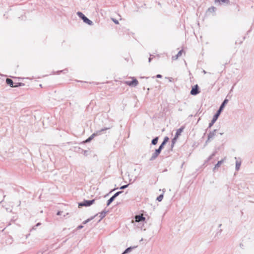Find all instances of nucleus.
<instances>
[{
    "label": "nucleus",
    "mask_w": 254,
    "mask_h": 254,
    "mask_svg": "<svg viewBox=\"0 0 254 254\" xmlns=\"http://www.w3.org/2000/svg\"><path fill=\"white\" fill-rule=\"evenodd\" d=\"M184 129V127H182L180 128L177 130V131L175 133V137L178 138L181 134V133L183 132V130Z\"/></svg>",
    "instance_id": "9b49d317"
},
{
    "label": "nucleus",
    "mask_w": 254,
    "mask_h": 254,
    "mask_svg": "<svg viewBox=\"0 0 254 254\" xmlns=\"http://www.w3.org/2000/svg\"><path fill=\"white\" fill-rule=\"evenodd\" d=\"M95 200V199L92 200L84 199L82 202L78 203V207H81L82 206H90L94 203Z\"/></svg>",
    "instance_id": "20e7f679"
},
{
    "label": "nucleus",
    "mask_w": 254,
    "mask_h": 254,
    "mask_svg": "<svg viewBox=\"0 0 254 254\" xmlns=\"http://www.w3.org/2000/svg\"><path fill=\"white\" fill-rule=\"evenodd\" d=\"M128 185H129V184H127V185H125L122 186H121L120 188V189H121V190L125 189H126L128 187Z\"/></svg>",
    "instance_id": "c756f323"
},
{
    "label": "nucleus",
    "mask_w": 254,
    "mask_h": 254,
    "mask_svg": "<svg viewBox=\"0 0 254 254\" xmlns=\"http://www.w3.org/2000/svg\"><path fill=\"white\" fill-rule=\"evenodd\" d=\"M40 225V223H37L36 225V226H38Z\"/></svg>",
    "instance_id": "e433bc0d"
},
{
    "label": "nucleus",
    "mask_w": 254,
    "mask_h": 254,
    "mask_svg": "<svg viewBox=\"0 0 254 254\" xmlns=\"http://www.w3.org/2000/svg\"><path fill=\"white\" fill-rule=\"evenodd\" d=\"M163 196H164L163 193L161 194L157 197L156 200H158V201L160 202L162 200V199L163 198Z\"/></svg>",
    "instance_id": "4be33fe9"
},
{
    "label": "nucleus",
    "mask_w": 254,
    "mask_h": 254,
    "mask_svg": "<svg viewBox=\"0 0 254 254\" xmlns=\"http://www.w3.org/2000/svg\"><path fill=\"white\" fill-rule=\"evenodd\" d=\"M166 78L169 80V82H172L174 80V79L172 77H166Z\"/></svg>",
    "instance_id": "7c9ffc66"
},
{
    "label": "nucleus",
    "mask_w": 254,
    "mask_h": 254,
    "mask_svg": "<svg viewBox=\"0 0 254 254\" xmlns=\"http://www.w3.org/2000/svg\"><path fill=\"white\" fill-rule=\"evenodd\" d=\"M98 214H97L96 215L93 216H92L90 218L87 219V220H85L83 222V224H86V223H87L88 222H90L91 220H93Z\"/></svg>",
    "instance_id": "f3484780"
},
{
    "label": "nucleus",
    "mask_w": 254,
    "mask_h": 254,
    "mask_svg": "<svg viewBox=\"0 0 254 254\" xmlns=\"http://www.w3.org/2000/svg\"><path fill=\"white\" fill-rule=\"evenodd\" d=\"M204 73H206V71L205 70H203Z\"/></svg>",
    "instance_id": "c03bdc74"
},
{
    "label": "nucleus",
    "mask_w": 254,
    "mask_h": 254,
    "mask_svg": "<svg viewBox=\"0 0 254 254\" xmlns=\"http://www.w3.org/2000/svg\"><path fill=\"white\" fill-rule=\"evenodd\" d=\"M241 161H236V167H235V169H236V171H239V170L240 166H241Z\"/></svg>",
    "instance_id": "dca6fc26"
},
{
    "label": "nucleus",
    "mask_w": 254,
    "mask_h": 254,
    "mask_svg": "<svg viewBox=\"0 0 254 254\" xmlns=\"http://www.w3.org/2000/svg\"><path fill=\"white\" fill-rule=\"evenodd\" d=\"M223 159H222L220 161H219L217 164L215 165V168H218V167H219L222 164V163L223 162Z\"/></svg>",
    "instance_id": "412c9836"
},
{
    "label": "nucleus",
    "mask_w": 254,
    "mask_h": 254,
    "mask_svg": "<svg viewBox=\"0 0 254 254\" xmlns=\"http://www.w3.org/2000/svg\"><path fill=\"white\" fill-rule=\"evenodd\" d=\"M161 152V150H160L159 148L156 149L155 150V152L152 154L151 157L150 158L149 160L150 161L154 160L158 157V156L160 154Z\"/></svg>",
    "instance_id": "1a4fd4ad"
},
{
    "label": "nucleus",
    "mask_w": 254,
    "mask_h": 254,
    "mask_svg": "<svg viewBox=\"0 0 254 254\" xmlns=\"http://www.w3.org/2000/svg\"><path fill=\"white\" fill-rule=\"evenodd\" d=\"M0 76H1V77H6V75L2 74H1L0 73Z\"/></svg>",
    "instance_id": "c9c22d12"
},
{
    "label": "nucleus",
    "mask_w": 254,
    "mask_h": 254,
    "mask_svg": "<svg viewBox=\"0 0 254 254\" xmlns=\"http://www.w3.org/2000/svg\"><path fill=\"white\" fill-rule=\"evenodd\" d=\"M117 189H114L113 190H112L110 192H112V191H114L115 190H116Z\"/></svg>",
    "instance_id": "4c0bfd02"
},
{
    "label": "nucleus",
    "mask_w": 254,
    "mask_h": 254,
    "mask_svg": "<svg viewBox=\"0 0 254 254\" xmlns=\"http://www.w3.org/2000/svg\"><path fill=\"white\" fill-rule=\"evenodd\" d=\"M216 169H217V168H215V167H214V168H213V171H215V170H216Z\"/></svg>",
    "instance_id": "ea45409f"
},
{
    "label": "nucleus",
    "mask_w": 254,
    "mask_h": 254,
    "mask_svg": "<svg viewBox=\"0 0 254 254\" xmlns=\"http://www.w3.org/2000/svg\"><path fill=\"white\" fill-rule=\"evenodd\" d=\"M145 220V218L141 215H137L135 216V221L136 222H143Z\"/></svg>",
    "instance_id": "9d476101"
},
{
    "label": "nucleus",
    "mask_w": 254,
    "mask_h": 254,
    "mask_svg": "<svg viewBox=\"0 0 254 254\" xmlns=\"http://www.w3.org/2000/svg\"><path fill=\"white\" fill-rule=\"evenodd\" d=\"M113 21H114V22L116 24H119V22L117 20L115 19H114L113 18L112 19Z\"/></svg>",
    "instance_id": "2f4dec72"
},
{
    "label": "nucleus",
    "mask_w": 254,
    "mask_h": 254,
    "mask_svg": "<svg viewBox=\"0 0 254 254\" xmlns=\"http://www.w3.org/2000/svg\"><path fill=\"white\" fill-rule=\"evenodd\" d=\"M169 138L168 136H165L164 138L163 142H164V143H165L166 144L167 142L169 141Z\"/></svg>",
    "instance_id": "c85d7f7f"
},
{
    "label": "nucleus",
    "mask_w": 254,
    "mask_h": 254,
    "mask_svg": "<svg viewBox=\"0 0 254 254\" xmlns=\"http://www.w3.org/2000/svg\"><path fill=\"white\" fill-rule=\"evenodd\" d=\"M150 61H151V59L149 58V62H150Z\"/></svg>",
    "instance_id": "37998d69"
},
{
    "label": "nucleus",
    "mask_w": 254,
    "mask_h": 254,
    "mask_svg": "<svg viewBox=\"0 0 254 254\" xmlns=\"http://www.w3.org/2000/svg\"><path fill=\"white\" fill-rule=\"evenodd\" d=\"M20 204H21V201H20L19 202L18 206H19V205H20Z\"/></svg>",
    "instance_id": "a19ab883"
},
{
    "label": "nucleus",
    "mask_w": 254,
    "mask_h": 254,
    "mask_svg": "<svg viewBox=\"0 0 254 254\" xmlns=\"http://www.w3.org/2000/svg\"><path fill=\"white\" fill-rule=\"evenodd\" d=\"M107 213V211H106L105 210H104V211H102L101 212H100L99 213V214H100L99 217H100V219L99 220V222H100L101 221V220H102L105 217Z\"/></svg>",
    "instance_id": "ddd939ff"
},
{
    "label": "nucleus",
    "mask_w": 254,
    "mask_h": 254,
    "mask_svg": "<svg viewBox=\"0 0 254 254\" xmlns=\"http://www.w3.org/2000/svg\"><path fill=\"white\" fill-rule=\"evenodd\" d=\"M228 102V100L227 99H225L223 101V102L221 104L220 106L219 107L218 110L217 111L216 113L213 116L211 122L209 124L208 128H211L212 127V126L214 125V124L216 122V121L217 120L218 118H219L220 115L221 114V112L223 110L225 105L227 104Z\"/></svg>",
    "instance_id": "f257e3e1"
},
{
    "label": "nucleus",
    "mask_w": 254,
    "mask_h": 254,
    "mask_svg": "<svg viewBox=\"0 0 254 254\" xmlns=\"http://www.w3.org/2000/svg\"><path fill=\"white\" fill-rule=\"evenodd\" d=\"M215 3H228L229 2V0H215Z\"/></svg>",
    "instance_id": "4468645a"
},
{
    "label": "nucleus",
    "mask_w": 254,
    "mask_h": 254,
    "mask_svg": "<svg viewBox=\"0 0 254 254\" xmlns=\"http://www.w3.org/2000/svg\"><path fill=\"white\" fill-rule=\"evenodd\" d=\"M217 132V129H214L213 130L210 131L208 134L207 136V139L205 141V144H207L208 142L210 141L211 140H212L214 136L216 135V133Z\"/></svg>",
    "instance_id": "39448f33"
},
{
    "label": "nucleus",
    "mask_w": 254,
    "mask_h": 254,
    "mask_svg": "<svg viewBox=\"0 0 254 254\" xmlns=\"http://www.w3.org/2000/svg\"><path fill=\"white\" fill-rule=\"evenodd\" d=\"M83 227V226L81 225H79L77 227V229L79 230V229H82V228Z\"/></svg>",
    "instance_id": "72a5a7b5"
},
{
    "label": "nucleus",
    "mask_w": 254,
    "mask_h": 254,
    "mask_svg": "<svg viewBox=\"0 0 254 254\" xmlns=\"http://www.w3.org/2000/svg\"><path fill=\"white\" fill-rule=\"evenodd\" d=\"M182 52H183V50H181V51H180L178 53L177 55H176L175 56H173V57H172V59H173V60H176V59H178V58L179 57H180V56H181L182 55Z\"/></svg>",
    "instance_id": "a211bd4d"
},
{
    "label": "nucleus",
    "mask_w": 254,
    "mask_h": 254,
    "mask_svg": "<svg viewBox=\"0 0 254 254\" xmlns=\"http://www.w3.org/2000/svg\"><path fill=\"white\" fill-rule=\"evenodd\" d=\"M110 127H104L100 130L96 131L95 132L93 133L90 136H89L87 139H86L85 140V142L88 143L90 142L95 136L101 134V133H102L104 131L110 129Z\"/></svg>",
    "instance_id": "f03ea898"
},
{
    "label": "nucleus",
    "mask_w": 254,
    "mask_h": 254,
    "mask_svg": "<svg viewBox=\"0 0 254 254\" xmlns=\"http://www.w3.org/2000/svg\"><path fill=\"white\" fill-rule=\"evenodd\" d=\"M77 15L83 20V22L88 24L89 25H93V22L89 19L84 14L80 11H78L76 13Z\"/></svg>",
    "instance_id": "7ed1b4c3"
},
{
    "label": "nucleus",
    "mask_w": 254,
    "mask_h": 254,
    "mask_svg": "<svg viewBox=\"0 0 254 254\" xmlns=\"http://www.w3.org/2000/svg\"><path fill=\"white\" fill-rule=\"evenodd\" d=\"M215 9H216V8L215 7L212 6V7H209L208 9V12L212 13L215 11Z\"/></svg>",
    "instance_id": "b1692460"
},
{
    "label": "nucleus",
    "mask_w": 254,
    "mask_h": 254,
    "mask_svg": "<svg viewBox=\"0 0 254 254\" xmlns=\"http://www.w3.org/2000/svg\"><path fill=\"white\" fill-rule=\"evenodd\" d=\"M158 137H156L155 138H154L152 140H151V144L152 145H156L157 142H158Z\"/></svg>",
    "instance_id": "6ab92c4d"
},
{
    "label": "nucleus",
    "mask_w": 254,
    "mask_h": 254,
    "mask_svg": "<svg viewBox=\"0 0 254 254\" xmlns=\"http://www.w3.org/2000/svg\"><path fill=\"white\" fill-rule=\"evenodd\" d=\"M177 138L176 137H174L172 139V144H171V147L172 148L174 147V144H175L176 143V141L177 140Z\"/></svg>",
    "instance_id": "a878e982"
},
{
    "label": "nucleus",
    "mask_w": 254,
    "mask_h": 254,
    "mask_svg": "<svg viewBox=\"0 0 254 254\" xmlns=\"http://www.w3.org/2000/svg\"><path fill=\"white\" fill-rule=\"evenodd\" d=\"M67 71H68V70H67V69H63V70H59L57 72L58 74H59L60 73H62V72H63L64 73H67Z\"/></svg>",
    "instance_id": "bb28decb"
},
{
    "label": "nucleus",
    "mask_w": 254,
    "mask_h": 254,
    "mask_svg": "<svg viewBox=\"0 0 254 254\" xmlns=\"http://www.w3.org/2000/svg\"><path fill=\"white\" fill-rule=\"evenodd\" d=\"M134 247H128L127 248L125 251L122 253V254H127L129 252H130L131 251V250L134 249Z\"/></svg>",
    "instance_id": "2eb2a0df"
},
{
    "label": "nucleus",
    "mask_w": 254,
    "mask_h": 254,
    "mask_svg": "<svg viewBox=\"0 0 254 254\" xmlns=\"http://www.w3.org/2000/svg\"><path fill=\"white\" fill-rule=\"evenodd\" d=\"M5 82L7 85H8L11 87H14V82L12 79L7 78L5 79Z\"/></svg>",
    "instance_id": "f8f14e48"
},
{
    "label": "nucleus",
    "mask_w": 254,
    "mask_h": 254,
    "mask_svg": "<svg viewBox=\"0 0 254 254\" xmlns=\"http://www.w3.org/2000/svg\"><path fill=\"white\" fill-rule=\"evenodd\" d=\"M126 83L129 86L135 87L138 85V82L135 78L132 77V80L127 81H126Z\"/></svg>",
    "instance_id": "0eeeda50"
},
{
    "label": "nucleus",
    "mask_w": 254,
    "mask_h": 254,
    "mask_svg": "<svg viewBox=\"0 0 254 254\" xmlns=\"http://www.w3.org/2000/svg\"><path fill=\"white\" fill-rule=\"evenodd\" d=\"M179 111H182V110L181 109L179 108Z\"/></svg>",
    "instance_id": "79ce46f5"
},
{
    "label": "nucleus",
    "mask_w": 254,
    "mask_h": 254,
    "mask_svg": "<svg viewBox=\"0 0 254 254\" xmlns=\"http://www.w3.org/2000/svg\"><path fill=\"white\" fill-rule=\"evenodd\" d=\"M223 133H224L223 132H220V133H219V134H220V135H223Z\"/></svg>",
    "instance_id": "58836bf2"
},
{
    "label": "nucleus",
    "mask_w": 254,
    "mask_h": 254,
    "mask_svg": "<svg viewBox=\"0 0 254 254\" xmlns=\"http://www.w3.org/2000/svg\"><path fill=\"white\" fill-rule=\"evenodd\" d=\"M156 77L158 78H161L162 77V75L158 74L156 76Z\"/></svg>",
    "instance_id": "473e14b6"
},
{
    "label": "nucleus",
    "mask_w": 254,
    "mask_h": 254,
    "mask_svg": "<svg viewBox=\"0 0 254 254\" xmlns=\"http://www.w3.org/2000/svg\"><path fill=\"white\" fill-rule=\"evenodd\" d=\"M79 149L81 150V152H80L81 153H83L85 156H87L88 155V151L83 150V149H81L79 148Z\"/></svg>",
    "instance_id": "393cba45"
},
{
    "label": "nucleus",
    "mask_w": 254,
    "mask_h": 254,
    "mask_svg": "<svg viewBox=\"0 0 254 254\" xmlns=\"http://www.w3.org/2000/svg\"><path fill=\"white\" fill-rule=\"evenodd\" d=\"M215 154H216V152H213L207 159V160L205 161V163H206L207 162H208V161H209L213 157H214L215 155Z\"/></svg>",
    "instance_id": "aec40b11"
},
{
    "label": "nucleus",
    "mask_w": 254,
    "mask_h": 254,
    "mask_svg": "<svg viewBox=\"0 0 254 254\" xmlns=\"http://www.w3.org/2000/svg\"><path fill=\"white\" fill-rule=\"evenodd\" d=\"M165 144H166L165 143H164V142H162V143L159 146L158 148L160 150H162L163 149V148H164V146L165 145Z\"/></svg>",
    "instance_id": "cd10ccee"
},
{
    "label": "nucleus",
    "mask_w": 254,
    "mask_h": 254,
    "mask_svg": "<svg viewBox=\"0 0 254 254\" xmlns=\"http://www.w3.org/2000/svg\"><path fill=\"white\" fill-rule=\"evenodd\" d=\"M24 85V84L23 83L18 82V83H15V85H14V87H18L20 86H23Z\"/></svg>",
    "instance_id": "5701e85b"
},
{
    "label": "nucleus",
    "mask_w": 254,
    "mask_h": 254,
    "mask_svg": "<svg viewBox=\"0 0 254 254\" xmlns=\"http://www.w3.org/2000/svg\"><path fill=\"white\" fill-rule=\"evenodd\" d=\"M200 92L199 88L197 84L193 86L190 91V94L192 95H196Z\"/></svg>",
    "instance_id": "6e6552de"
},
{
    "label": "nucleus",
    "mask_w": 254,
    "mask_h": 254,
    "mask_svg": "<svg viewBox=\"0 0 254 254\" xmlns=\"http://www.w3.org/2000/svg\"><path fill=\"white\" fill-rule=\"evenodd\" d=\"M123 191H119L116 192L111 197H110L107 202V206H108L110 204L115 200V199L119 196L120 194L122 193Z\"/></svg>",
    "instance_id": "423d86ee"
},
{
    "label": "nucleus",
    "mask_w": 254,
    "mask_h": 254,
    "mask_svg": "<svg viewBox=\"0 0 254 254\" xmlns=\"http://www.w3.org/2000/svg\"><path fill=\"white\" fill-rule=\"evenodd\" d=\"M62 213V211H59L57 213V215H61V213Z\"/></svg>",
    "instance_id": "f704fd0d"
}]
</instances>
